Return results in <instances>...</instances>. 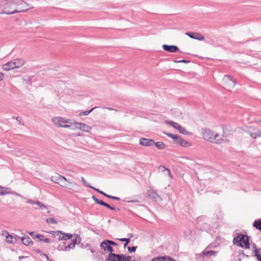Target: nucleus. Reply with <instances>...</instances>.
Returning a JSON list of instances; mask_svg holds the SVG:
<instances>
[{"label": "nucleus", "instance_id": "864d4df0", "mask_svg": "<svg viewBox=\"0 0 261 261\" xmlns=\"http://www.w3.org/2000/svg\"><path fill=\"white\" fill-rule=\"evenodd\" d=\"M40 241H43L44 242L46 243H49L50 242V240L47 238H46V239H44V240H43L40 238Z\"/></svg>", "mask_w": 261, "mask_h": 261}, {"label": "nucleus", "instance_id": "473e14b6", "mask_svg": "<svg viewBox=\"0 0 261 261\" xmlns=\"http://www.w3.org/2000/svg\"><path fill=\"white\" fill-rule=\"evenodd\" d=\"M28 233L33 238H39V239H40V238H43L44 237L43 235H42V234H35V233L34 232H28Z\"/></svg>", "mask_w": 261, "mask_h": 261}, {"label": "nucleus", "instance_id": "f3484780", "mask_svg": "<svg viewBox=\"0 0 261 261\" xmlns=\"http://www.w3.org/2000/svg\"><path fill=\"white\" fill-rule=\"evenodd\" d=\"M174 143L182 147H187L190 145V143L185 140L179 136H177V139H175Z\"/></svg>", "mask_w": 261, "mask_h": 261}, {"label": "nucleus", "instance_id": "2f4dec72", "mask_svg": "<svg viewBox=\"0 0 261 261\" xmlns=\"http://www.w3.org/2000/svg\"><path fill=\"white\" fill-rule=\"evenodd\" d=\"M97 108V107H95L94 108H93L92 109H91L90 110H89V111H84V112H81L80 114H79V115L80 116H86V115H88L89 114H90L91 112H92L93 111V110H94L95 109Z\"/></svg>", "mask_w": 261, "mask_h": 261}, {"label": "nucleus", "instance_id": "7ed1b4c3", "mask_svg": "<svg viewBox=\"0 0 261 261\" xmlns=\"http://www.w3.org/2000/svg\"><path fill=\"white\" fill-rule=\"evenodd\" d=\"M223 85L226 89L230 91L236 85V81L230 75H224L222 80Z\"/></svg>", "mask_w": 261, "mask_h": 261}, {"label": "nucleus", "instance_id": "4be33fe9", "mask_svg": "<svg viewBox=\"0 0 261 261\" xmlns=\"http://www.w3.org/2000/svg\"><path fill=\"white\" fill-rule=\"evenodd\" d=\"M12 62L14 63L13 65L14 68H18L22 66L24 64V61L22 59L18 58L14 60Z\"/></svg>", "mask_w": 261, "mask_h": 261}, {"label": "nucleus", "instance_id": "052dcab7", "mask_svg": "<svg viewBox=\"0 0 261 261\" xmlns=\"http://www.w3.org/2000/svg\"><path fill=\"white\" fill-rule=\"evenodd\" d=\"M175 127H173L175 129H177L178 128V126H180L181 125H179L178 123H177V125H174Z\"/></svg>", "mask_w": 261, "mask_h": 261}, {"label": "nucleus", "instance_id": "774afa93", "mask_svg": "<svg viewBox=\"0 0 261 261\" xmlns=\"http://www.w3.org/2000/svg\"><path fill=\"white\" fill-rule=\"evenodd\" d=\"M47 261H54V260H53L50 259V258H49V259H48Z\"/></svg>", "mask_w": 261, "mask_h": 261}, {"label": "nucleus", "instance_id": "5701e85b", "mask_svg": "<svg viewBox=\"0 0 261 261\" xmlns=\"http://www.w3.org/2000/svg\"><path fill=\"white\" fill-rule=\"evenodd\" d=\"M232 135V131L228 129L226 126L223 127V134L222 136L223 138L228 139V137Z\"/></svg>", "mask_w": 261, "mask_h": 261}, {"label": "nucleus", "instance_id": "6e6d98bb", "mask_svg": "<svg viewBox=\"0 0 261 261\" xmlns=\"http://www.w3.org/2000/svg\"><path fill=\"white\" fill-rule=\"evenodd\" d=\"M109 242L111 244V246H117V244L116 242H114L113 241L109 240Z\"/></svg>", "mask_w": 261, "mask_h": 261}, {"label": "nucleus", "instance_id": "412c9836", "mask_svg": "<svg viewBox=\"0 0 261 261\" xmlns=\"http://www.w3.org/2000/svg\"><path fill=\"white\" fill-rule=\"evenodd\" d=\"M148 196L158 201L162 200L161 196L153 190H150L148 192Z\"/></svg>", "mask_w": 261, "mask_h": 261}, {"label": "nucleus", "instance_id": "e433bc0d", "mask_svg": "<svg viewBox=\"0 0 261 261\" xmlns=\"http://www.w3.org/2000/svg\"><path fill=\"white\" fill-rule=\"evenodd\" d=\"M13 237L12 235L8 234L6 238V241L8 243H12L13 242Z\"/></svg>", "mask_w": 261, "mask_h": 261}, {"label": "nucleus", "instance_id": "4468645a", "mask_svg": "<svg viewBox=\"0 0 261 261\" xmlns=\"http://www.w3.org/2000/svg\"><path fill=\"white\" fill-rule=\"evenodd\" d=\"M215 247L216 245L213 246V244H210L202 252L203 255L204 256H216L217 253V251L209 250V249L214 248Z\"/></svg>", "mask_w": 261, "mask_h": 261}, {"label": "nucleus", "instance_id": "49530a36", "mask_svg": "<svg viewBox=\"0 0 261 261\" xmlns=\"http://www.w3.org/2000/svg\"><path fill=\"white\" fill-rule=\"evenodd\" d=\"M82 181H83V184L87 187H88V186H91L90 184H89L87 181L85 180V179L83 177H81Z\"/></svg>", "mask_w": 261, "mask_h": 261}, {"label": "nucleus", "instance_id": "f257e3e1", "mask_svg": "<svg viewBox=\"0 0 261 261\" xmlns=\"http://www.w3.org/2000/svg\"><path fill=\"white\" fill-rule=\"evenodd\" d=\"M24 4L26 7L28 6V4L23 0H2L0 1V14H13L19 12H27L28 9L21 10L10 11V9L13 6H18Z\"/></svg>", "mask_w": 261, "mask_h": 261}, {"label": "nucleus", "instance_id": "4c0bfd02", "mask_svg": "<svg viewBox=\"0 0 261 261\" xmlns=\"http://www.w3.org/2000/svg\"><path fill=\"white\" fill-rule=\"evenodd\" d=\"M35 204L38 205L41 209H43V208H46V205H45L44 204L42 203L41 202H40L39 201H36L35 202Z\"/></svg>", "mask_w": 261, "mask_h": 261}, {"label": "nucleus", "instance_id": "13d9d810", "mask_svg": "<svg viewBox=\"0 0 261 261\" xmlns=\"http://www.w3.org/2000/svg\"><path fill=\"white\" fill-rule=\"evenodd\" d=\"M4 79V74L0 72V82Z\"/></svg>", "mask_w": 261, "mask_h": 261}, {"label": "nucleus", "instance_id": "5fc2aeb1", "mask_svg": "<svg viewBox=\"0 0 261 261\" xmlns=\"http://www.w3.org/2000/svg\"><path fill=\"white\" fill-rule=\"evenodd\" d=\"M2 187H0V195H6V194H9V192H4V191H3L2 189Z\"/></svg>", "mask_w": 261, "mask_h": 261}, {"label": "nucleus", "instance_id": "dca6fc26", "mask_svg": "<svg viewBox=\"0 0 261 261\" xmlns=\"http://www.w3.org/2000/svg\"><path fill=\"white\" fill-rule=\"evenodd\" d=\"M66 188L70 190L75 191V192H79L80 190L79 187L75 182L71 181L69 180H67Z\"/></svg>", "mask_w": 261, "mask_h": 261}, {"label": "nucleus", "instance_id": "f03ea898", "mask_svg": "<svg viewBox=\"0 0 261 261\" xmlns=\"http://www.w3.org/2000/svg\"><path fill=\"white\" fill-rule=\"evenodd\" d=\"M250 238L246 234L238 233L237 236L233 238V243L234 245L245 249L250 248Z\"/></svg>", "mask_w": 261, "mask_h": 261}, {"label": "nucleus", "instance_id": "69168bd1", "mask_svg": "<svg viewBox=\"0 0 261 261\" xmlns=\"http://www.w3.org/2000/svg\"><path fill=\"white\" fill-rule=\"evenodd\" d=\"M137 201H136V200H129L127 202H137Z\"/></svg>", "mask_w": 261, "mask_h": 261}, {"label": "nucleus", "instance_id": "8fccbe9b", "mask_svg": "<svg viewBox=\"0 0 261 261\" xmlns=\"http://www.w3.org/2000/svg\"><path fill=\"white\" fill-rule=\"evenodd\" d=\"M161 168H164V171H165V170H166V171L167 172V173H168V175H169V176H171V172H170V170H169V169H168V168H165V167L164 166H161Z\"/></svg>", "mask_w": 261, "mask_h": 261}, {"label": "nucleus", "instance_id": "09e8293b", "mask_svg": "<svg viewBox=\"0 0 261 261\" xmlns=\"http://www.w3.org/2000/svg\"><path fill=\"white\" fill-rule=\"evenodd\" d=\"M65 246H61V245H59L58 247H57V249L59 250V251H65L64 250V247Z\"/></svg>", "mask_w": 261, "mask_h": 261}, {"label": "nucleus", "instance_id": "2eb2a0df", "mask_svg": "<svg viewBox=\"0 0 261 261\" xmlns=\"http://www.w3.org/2000/svg\"><path fill=\"white\" fill-rule=\"evenodd\" d=\"M214 138H216L215 139L214 141H212V143H216V144H222L223 143L228 142L229 141V139H226L225 138H223L222 136L220 135L217 133H216Z\"/></svg>", "mask_w": 261, "mask_h": 261}, {"label": "nucleus", "instance_id": "aec40b11", "mask_svg": "<svg viewBox=\"0 0 261 261\" xmlns=\"http://www.w3.org/2000/svg\"><path fill=\"white\" fill-rule=\"evenodd\" d=\"M253 256L256 257L257 259L259 261H261V248L257 249L255 245H253Z\"/></svg>", "mask_w": 261, "mask_h": 261}, {"label": "nucleus", "instance_id": "680f3d73", "mask_svg": "<svg viewBox=\"0 0 261 261\" xmlns=\"http://www.w3.org/2000/svg\"><path fill=\"white\" fill-rule=\"evenodd\" d=\"M107 109L108 110H110V111H117L116 109H113V108H107Z\"/></svg>", "mask_w": 261, "mask_h": 261}, {"label": "nucleus", "instance_id": "cd10ccee", "mask_svg": "<svg viewBox=\"0 0 261 261\" xmlns=\"http://www.w3.org/2000/svg\"><path fill=\"white\" fill-rule=\"evenodd\" d=\"M253 226L256 229L261 231V220L260 219L256 220L253 223Z\"/></svg>", "mask_w": 261, "mask_h": 261}, {"label": "nucleus", "instance_id": "6ab92c4d", "mask_svg": "<svg viewBox=\"0 0 261 261\" xmlns=\"http://www.w3.org/2000/svg\"><path fill=\"white\" fill-rule=\"evenodd\" d=\"M57 177L58 178L59 180V181L57 182V184L60 185L61 186L65 188L68 179L64 176H61L59 174H57Z\"/></svg>", "mask_w": 261, "mask_h": 261}, {"label": "nucleus", "instance_id": "a18cd8bd", "mask_svg": "<svg viewBox=\"0 0 261 261\" xmlns=\"http://www.w3.org/2000/svg\"><path fill=\"white\" fill-rule=\"evenodd\" d=\"M51 179L53 182L57 184V182L59 181L58 178L57 177V174L55 176H52Z\"/></svg>", "mask_w": 261, "mask_h": 261}, {"label": "nucleus", "instance_id": "de8ad7c7", "mask_svg": "<svg viewBox=\"0 0 261 261\" xmlns=\"http://www.w3.org/2000/svg\"><path fill=\"white\" fill-rule=\"evenodd\" d=\"M167 123L169 125H171V126H172L173 127H175L174 125H177V123L176 122H173L172 121H168Z\"/></svg>", "mask_w": 261, "mask_h": 261}, {"label": "nucleus", "instance_id": "423d86ee", "mask_svg": "<svg viewBox=\"0 0 261 261\" xmlns=\"http://www.w3.org/2000/svg\"><path fill=\"white\" fill-rule=\"evenodd\" d=\"M92 199L95 202L96 204L104 206L106 207L107 208L112 210V211H120V209L119 208H116L114 206H112L108 203H107L106 202H105L104 201L97 199L95 196H92Z\"/></svg>", "mask_w": 261, "mask_h": 261}, {"label": "nucleus", "instance_id": "37998d69", "mask_svg": "<svg viewBox=\"0 0 261 261\" xmlns=\"http://www.w3.org/2000/svg\"><path fill=\"white\" fill-rule=\"evenodd\" d=\"M118 240L121 242H123L125 243H129L130 241V238H121L118 239Z\"/></svg>", "mask_w": 261, "mask_h": 261}, {"label": "nucleus", "instance_id": "ddd939ff", "mask_svg": "<svg viewBox=\"0 0 261 261\" xmlns=\"http://www.w3.org/2000/svg\"><path fill=\"white\" fill-rule=\"evenodd\" d=\"M154 143L153 140L145 138H141L139 140V144L142 146H151Z\"/></svg>", "mask_w": 261, "mask_h": 261}, {"label": "nucleus", "instance_id": "c03bdc74", "mask_svg": "<svg viewBox=\"0 0 261 261\" xmlns=\"http://www.w3.org/2000/svg\"><path fill=\"white\" fill-rule=\"evenodd\" d=\"M12 118L15 119L18 122V123L20 125H23V123H21V118L20 117H13Z\"/></svg>", "mask_w": 261, "mask_h": 261}, {"label": "nucleus", "instance_id": "79ce46f5", "mask_svg": "<svg viewBox=\"0 0 261 261\" xmlns=\"http://www.w3.org/2000/svg\"><path fill=\"white\" fill-rule=\"evenodd\" d=\"M173 62L174 63H189L190 62V61L187 60H173Z\"/></svg>", "mask_w": 261, "mask_h": 261}, {"label": "nucleus", "instance_id": "ea45409f", "mask_svg": "<svg viewBox=\"0 0 261 261\" xmlns=\"http://www.w3.org/2000/svg\"><path fill=\"white\" fill-rule=\"evenodd\" d=\"M137 247H138L137 246H132V247L128 246V247H127V249H128V251L130 253H132V252H134L136 251Z\"/></svg>", "mask_w": 261, "mask_h": 261}, {"label": "nucleus", "instance_id": "393cba45", "mask_svg": "<svg viewBox=\"0 0 261 261\" xmlns=\"http://www.w3.org/2000/svg\"><path fill=\"white\" fill-rule=\"evenodd\" d=\"M118 254L114 253H109L108 256L106 258L105 261H117Z\"/></svg>", "mask_w": 261, "mask_h": 261}, {"label": "nucleus", "instance_id": "c9c22d12", "mask_svg": "<svg viewBox=\"0 0 261 261\" xmlns=\"http://www.w3.org/2000/svg\"><path fill=\"white\" fill-rule=\"evenodd\" d=\"M47 223L57 224V222L54 218H48L46 220Z\"/></svg>", "mask_w": 261, "mask_h": 261}, {"label": "nucleus", "instance_id": "20e7f679", "mask_svg": "<svg viewBox=\"0 0 261 261\" xmlns=\"http://www.w3.org/2000/svg\"><path fill=\"white\" fill-rule=\"evenodd\" d=\"M51 234L55 237L56 236H59L58 240H68L72 238L73 235L70 233H65L62 231L58 230L57 231H51Z\"/></svg>", "mask_w": 261, "mask_h": 261}, {"label": "nucleus", "instance_id": "0e129e2a", "mask_svg": "<svg viewBox=\"0 0 261 261\" xmlns=\"http://www.w3.org/2000/svg\"><path fill=\"white\" fill-rule=\"evenodd\" d=\"M90 252H91V253H94V252H95V250H94L93 249H92V248L90 249Z\"/></svg>", "mask_w": 261, "mask_h": 261}, {"label": "nucleus", "instance_id": "6e6552de", "mask_svg": "<svg viewBox=\"0 0 261 261\" xmlns=\"http://www.w3.org/2000/svg\"><path fill=\"white\" fill-rule=\"evenodd\" d=\"M72 128H77L83 130L86 132H89L91 128L90 126L87 125V124L81 123V122H75L74 123V126H71Z\"/></svg>", "mask_w": 261, "mask_h": 261}, {"label": "nucleus", "instance_id": "603ef678", "mask_svg": "<svg viewBox=\"0 0 261 261\" xmlns=\"http://www.w3.org/2000/svg\"><path fill=\"white\" fill-rule=\"evenodd\" d=\"M34 250L36 253H38L40 255L42 256L43 255V253H42V252L41 251H40V250H39L38 249H34Z\"/></svg>", "mask_w": 261, "mask_h": 261}, {"label": "nucleus", "instance_id": "b1692460", "mask_svg": "<svg viewBox=\"0 0 261 261\" xmlns=\"http://www.w3.org/2000/svg\"><path fill=\"white\" fill-rule=\"evenodd\" d=\"M19 238L21 240L22 243L24 245L27 246V245H29L30 244H33V241L31 240L30 238L28 236H24V237H19Z\"/></svg>", "mask_w": 261, "mask_h": 261}, {"label": "nucleus", "instance_id": "e2e57ef3", "mask_svg": "<svg viewBox=\"0 0 261 261\" xmlns=\"http://www.w3.org/2000/svg\"><path fill=\"white\" fill-rule=\"evenodd\" d=\"M127 236L129 237V238H132L133 237V234L132 233H128Z\"/></svg>", "mask_w": 261, "mask_h": 261}, {"label": "nucleus", "instance_id": "f704fd0d", "mask_svg": "<svg viewBox=\"0 0 261 261\" xmlns=\"http://www.w3.org/2000/svg\"><path fill=\"white\" fill-rule=\"evenodd\" d=\"M164 134L167 136L168 137L172 138L173 140V142L176 139H177V137L178 135L172 134L171 133H166L165 132Z\"/></svg>", "mask_w": 261, "mask_h": 261}, {"label": "nucleus", "instance_id": "bb28decb", "mask_svg": "<svg viewBox=\"0 0 261 261\" xmlns=\"http://www.w3.org/2000/svg\"><path fill=\"white\" fill-rule=\"evenodd\" d=\"M250 136L253 138L261 137V130L256 128L253 129L252 133H250Z\"/></svg>", "mask_w": 261, "mask_h": 261}, {"label": "nucleus", "instance_id": "a211bd4d", "mask_svg": "<svg viewBox=\"0 0 261 261\" xmlns=\"http://www.w3.org/2000/svg\"><path fill=\"white\" fill-rule=\"evenodd\" d=\"M151 261H175L172 257L168 256H158L154 257L151 260Z\"/></svg>", "mask_w": 261, "mask_h": 261}, {"label": "nucleus", "instance_id": "72a5a7b5", "mask_svg": "<svg viewBox=\"0 0 261 261\" xmlns=\"http://www.w3.org/2000/svg\"><path fill=\"white\" fill-rule=\"evenodd\" d=\"M88 187L96 191V192H97L98 193L104 195L105 196H106L107 194L106 193H105L104 192H103L102 191H101L98 189H96V188L92 186H88Z\"/></svg>", "mask_w": 261, "mask_h": 261}, {"label": "nucleus", "instance_id": "3c124183", "mask_svg": "<svg viewBox=\"0 0 261 261\" xmlns=\"http://www.w3.org/2000/svg\"><path fill=\"white\" fill-rule=\"evenodd\" d=\"M36 201H35L34 200H32V199H29L28 201H27V203H30V204H33V205H35V202Z\"/></svg>", "mask_w": 261, "mask_h": 261}, {"label": "nucleus", "instance_id": "0eeeda50", "mask_svg": "<svg viewBox=\"0 0 261 261\" xmlns=\"http://www.w3.org/2000/svg\"><path fill=\"white\" fill-rule=\"evenodd\" d=\"M100 247L101 249L104 250V251H107L110 253H113V252L114 251L112 246H111V244L109 242V240H105L101 242L100 244Z\"/></svg>", "mask_w": 261, "mask_h": 261}, {"label": "nucleus", "instance_id": "a878e982", "mask_svg": "<svg viewBox=\"0 0 261 261\" xmlns=\"http://www.w3.org/2000/svg\"><path fill=\"white\" fill-rule=\"evenodd\" d=\"M13 64L14 63L12 62V61H10L6 64H5L3 65V69L6 71L13 69H14Z\"/></svg>", "mask_w": 261, "mask_h": 261}, {"label": "nucleus", "instance_id": "39448f33", "mask_svg": "<svg viewBox=\"0 0 261 261\" xmlns=\"http://www.w3.org/2000/svg\"><path fill=\"white\" fill-rule=\"evenodd\" d=\"M215 133L216 132L212 131L208 128H204L202 129V134L204 139L211 142L214 141V140L216 139V138H214Z\"/></svg>", "mask_w": 261, "mask_h": 261}, {"label": "nucleus", "instance_id": "7c9ffc66", "mask_svg": "<svg viewBox=\"0 0 261 261\" xmlns=\"http://www.w3.org/2000/svg\"><path fill=\"white\" fill-rule=\"evenodd\" d=\"M238 253L239 256H241V255H242L243 256H245L247 258L249 257L250 256H253V251L251 252L250 254H245L243 250H239L238 251Z\"/></svg>", "mask_w": 261, "mask_h": 261}, {"label": "nucleus", "instance_id": "58836bf2", "mask_svg": "<svg viewBox=\"0 0 261 261\" xmlns=\"http://www.w3.org/2000/svg\"><path fill=\"white\" fill-rule=\"evenodd\" d=\"M117 261H125V255L123 254H118Z\"/></svg>", "mask_w": 261, "mask_h": 261}, {"label": "nucleus", "instance_id": "c85d7f7f", "mask_svg": "<svg viewBox=\"0 0 261 261\" xmlns=\"http://www.w3.org/2000/svg\"><path fill=\"white\" fill-rule=\"evenodd\" d=\"M179 131V132L182 134L185 135H191V133L187 131L186 128L182 126H178V128L177 129Z\"/></svg>", "mask_w": 261, "mask_h": 261}, {"label": "nucleus", "instance_id": "1a4fd4ad", "mask_svg": "<svg viewBox=\"0 0 261 261\" xmlns=\"http://www.w3.org/2000/svg\"><path fill=\"white\" fill-rule=\"evenodd\" d=\"M53 121L56 125H58L60 127L67 128L71 126L69 125H64V123H67L68 121L67 120H65L62 117L54 118L53 119Z\"/></svg>", "mask_w": 261, "mask_h": 261}, {"label": "nucleus", "instance_id": "4d7b16f0", "mask_svg": "<svg viewBox=\"0 0 261 261\" xmlns=\"http://www.w3.org/2000/svg\"><path fill=\"white\" fill-rule=\"evenodd\" d=\"M125 261H132V257L125 255Z\"/></svg>", "mask_w": 261, "mask_h": 261}, {"label": "nucleus", "instance_id": "9d476101", "mask_svg": "<svg viewBox=\"0 0 261 261\" xmlns=\"http://www.w3.org/2000/svg\"><path fill=\"white\" fill-rule=\"evenodd\" d=\"M76 238L72 241V242L68 245L64 247L65 251H69L70 249L74 248L75 245L81 241V238L78 235H76Z\"/></svg>", "mask_w": 261, "mask_h": 261}, {"label": "nucleus", "instance_id": "a19ab883", "mask_svg": "<svg viewBox=\"0 0 261 261\" xmlns=\"http://www.w3.org/2000/svg\"><path fill=\"white\" fill-rule=\"evenodd\" d=\"M106 197L108 198H110V199H113V200H120V198L119 197H116V196L110 195H108V194H107Z\"/></svg>", "mask_w": 261, "mask_h": 261}, {"label": "nucleus", "instance_id": "bf43d9fd", "mask_svg": "<svg viewBox=\"0 0 261 261\" xmlns=\"http://www.w3.org/2000/svg\"><path fill=\"white\" fill-rule=\"evenodd\" d=\"M42 256H44V257H45L47 259V260L49 259V258L48 257V255L46 254L43 253V255Z\"/></svg>", "mask_w": 261, "mask_h": 261}, {"label": "nucleus", "instance_id": "338daca9", "mask_svg": "<svg viewBox=\"0 0 261 261\" xmlns=\"http://www.w3.org/2000/svg\"><path fill=\"white\" fill-rule=\"evenodd\" d=\"M128 243H125L124 244V246H123L124 248H125V247H126V246L127 245V244H128Z\"/></svg>", "mask_w": 261, "mask_h": 261}, {"label": "nucleus", "instance_id": "f8f14e48", "mask_svg": "<svg viewBox=\"0 0 261 261\" xmlns=\"http://www.w3.org/2000/svg\"><path fill=\"white\" fill-rule=\"evenodd\" d=\"M163 49L169 53H174L179 51L178 47L174 45H169L167 44H164L162 46Z\"/></svg>", "mask_w": 261, "mask_h": 261}, {"label": "nucleus", "instance_id": "9b49d317", "mask_svg": "<svg viewBox=\"0 0 261 261\" xmlns=\"http://www.w3.org/2000/svg\"><path fill=\"white\" fill-rule=\"evenodd\" d=\"M185 35L192 39L202 41L204 39V36L200 33L196 32H186Z\"/></svg>", "mask_w": 261, "mask_h": 261}, {"label": "nucleus", "instance_id": "c756f323", "mask_svg": "<svg viewBox=\"0 0 261 261\" xmlns=\"http://www.w3.org/2000/svg\"><path fill=\"white\" fill-rule=\"evenodd\" d=\"M153 145L159 149H163L165 147V145L163 142H154Z\"/></svg>", "mask_w": 261, "mask_h": 261}]
</instances>
